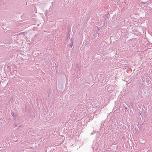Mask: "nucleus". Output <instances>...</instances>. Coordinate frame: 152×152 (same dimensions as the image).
Instances as JSON below:
<instances>
[{"instance_id":"nucleus-1","label":"nucleus","mask_w":152,"mask_h":152,"mask_svg":"<svg viewBox=\"0 0 152 152\" xmlns=\"http://www.w3.org/2000/svg\"><path fill=\"white\" fill-rule=\"evenodd\" d=\"M76 67L77 68H78L79 69V70H80V67L78 65V64H76Z\"/></svg>"},{"instance_id":"nucleus-5","label":"nucleus","mask_w":152,"mask_h":152,"mask_svg":"<svg viewBox=\"0 0 152 152\" xmlns=\"http://www.w3.org/2000/svg\"><path fill=\"white\" fill-rule=\"evenodd\" d=\"M12 115H13V114L12 113H11Z\"/></svg>"},{"instance_id":"nucleus-3","label":"nucleus","mask_w":152,"mask_h":152,"mask_svg":"<svg viewBox=\"0 0 152 152\" xmlns=\"http://www.w3.org/2000/svg\"><path fill=\"white\" fill-rule=\"evenodd\" d=\"M94 38H95L96 36V34L95 35H94Z\"/></svg>"},{"instance_id":"nucleus-4","label":"nucleus","mask_w":152,"mask_h":152,"mask_svg":"<svg viewBox=\"0 0 152 152\" xmlns=\"http://www.w3.org/2000/svg\"><path fill=\"white\" fill-rule=\"evenodd\" d=\"M21 127V126H18V127Z\"/></svg>"},{"instance_id":"nucleus-2","label":"nucleus","mask_w":152,"mask_h":152,"mask_svg":"<svg viewBox=\"0 0 152 152\" xmlns=\"http://www.w3.org/2000/svg\"><path fill=\"white\" fill-rule=\"evenodd\" d=\"M72 43L70 44L69 45V46L70 47V48H71L72 47Z\"/></svg>"}]
</instances>
